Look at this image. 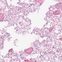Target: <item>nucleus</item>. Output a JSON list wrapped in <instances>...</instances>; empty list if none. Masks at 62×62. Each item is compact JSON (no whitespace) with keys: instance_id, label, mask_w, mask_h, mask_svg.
Listing matches in <instances>:
<instances>
[{"instance_id":"nucleus-1","label":"nucleus","mask_w":62,"mask_h":62,"mask_svg":"<svg viewBox=\"0 0 62 62\" xmlns=\"http://www.w3.org/2000/svg\"><path fill=\"white\" fill-rule=\"evenodd\" d=\"M16 45H15V46H16Z\"/></svg>"}]
</instances>
